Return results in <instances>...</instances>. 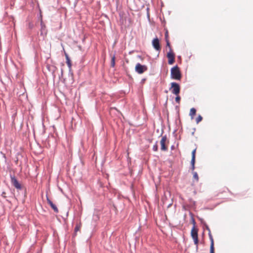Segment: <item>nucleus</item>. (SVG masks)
<instances>
[{"label": "nucleus", "instance_id": "obj_17", "mask_svg": "<svg viewBox=\"0 0 253 253\" xmlns=\"http://www.w3.org/2000/svg\"><path fill=\"white\" fill-rule=\"evenodd\" d=\"M203 119L201 115H199L198 117L196 119V122L197 124H198Z\"/></svg>", "mask_w": 253, "mask_h": 253}, {"label": "nucleus", "instance_id": "obj_13", "mask_svg": "<svg viewBox=\"0 0 253 253\" xmlns=\"http://www.w3.org/2000/svg\"><path fill=\"white\" fill-rule=\"evenodd\" d=\"M196 110L194 108H192L190 109L189 115L191 116L192 119H193L194 116L196 115Z\"/></svg>", "mask_w": 253, "mask_h": 253}, {"label": "nucleus", "instance_id": "obj_7", "mask_svg": "<svg viewBox=\"0 0 253 253\" xmlns=\"http://www.w3.org/2000/svg\"><path fill=\"white\" fill-rule=\"evenodd\" d=\"M167 139V136L165 135L163 136L161 140L160 144L161 146V150L163 151H166L168 149L167 147L166 146Z\"/></svg>", "mask_w": 253, "mask_h": 253}, {"label": "nucleus", "instance_id": "obj_3", "mask_svg": "<svg viewBox=\"0 0 253 253\" xmlns=\"http://www.w3.org/2000/svg\"><path fill=\"white\" fill-rule=\"evenodd\" d=\"M191 236L194 240V244L196 246L198 245V229L194 226L191 231Z\"/></svg>", "mask_w": 253, "mask_h": 253}, {"label": "nucleus", "instance_id": "obj_24", "mask_svg": "<svg viewBox=\"0 0 253 253\" xmlns=\"http://www.w3.org/2000/svg\"><path fill=\"white\" fill-rule=\"evenodd\" d=\"M5 194H6L5 192H2V194H1V196H2L3 197L5 198V197H6V196H5Z\"/></svg>", "mask_w": 253, "mask_h": 253}, {"label": "nucleus", "instance_id": "obj_23", "mask_svg": "<svg viewBox=\"0 0 253 253\" xmlns=\"http://www.w3.org/2000/svg\"><path fill=\"white\" fill-rule=\"evenodd\" d=\"M195 165H191V169L192 171H194V170L195 169Z\"/></svg>", "mask_w": 253, "mask_h": 253}, {"label": "nucleus", "instance_id": "obj_14", "mask_svg": "<svg viewBox=\"0 0 253 253\" xmlns=\"http://www.w3.org/2000/svg\"><path fill=\"white\" fill-rule=\"evenodd\" d=\"M66 63L69 67V68L71 67L72 64H71V61L70 60L69 56L68 55L66 54Z\"/></svg>", "mask_w": 253, "mask_h": 253}, {"label": "nucleus", "instance_id": "obj_18", "mask_svg": "<svg viewBox=\"0 0 253 253\" xmlns=\"http://www.w3.org/2000/svg\"><path fill=\"white\" fill-rule=\"evenodd\" d=\"M180 97L179 96V95H177L175 97V101L179 104L180 103Z\"/></svg>", "mask_w": 253, "mask_h": 253}, {"label": "nucleus", "instance_id": "obj_10", "mask_svg": "<svg viewBox=\"0 0 253 253\" xmlns=\"http://www.w3.org/2000/svg\"><path fill=\"white\" fill-rule=\"evenodd\" d=\"M41 35L42 36H45L46 35L47 31L46 30L45 26L43 24L42 22H41Z\"/></svg>", "mask_w": 253, "mask_h": 253}, {"label": "nucleus", "instance_id": "obj_1", "mask_svg": "<svg viewBox=\"0 0 253 253\" xmlns=\"http://www.w3.org/2000/svg\"><path fill=\"white\" fill-rule=\"evenodd\" d=\"M170 77L172 79L180 80L182 77L179 68L176 65L172 67L170 70Z\"/></svg>", "mask_w": 253, "mask_h": 253}, {"label": "nucleus", "instance_id": "obj_6", "mask_svg": "<svg viewBox=\"0 0 253 253\" xmlns=\"http://www.w3.org/2000/svg\"><path fill=\"white\" fill-rule=\"evenodd\" d=\"M152 45L157 51L161 50V47L160 44L159 40L157 38L153 39L152 41Z\"/></svg>", "mask_w": 253, "mask_h": 253}, {"label": "nucleus", "instance_id": "obj_22", "mask_svg": "<svg viewBox=\"0 0 253 253\" xmlns=\"http://www.w3.org/2000/svg\"><path fill=\"white\" fill-rule=\"evenodd\" d=\"M80 230V226H76V227H75V232H77L78 231H79Z\"/></svg>", "mask_w": 253, "mask_h": 253}, {"label": "nucleus", "instance_id": "obj_11", "mask_svg": "<svg viewBox=\"0 0 253 253\" xmlns=\"http://www.w3.org/2000/svg\"><path fill=\"white\" fill-rule=\"evenodd\" d=\"M196 149H194L192 152V159H191V165H195V159H196Z\"/></svg>", "mask_w": 253, "mask_h": 253}, {"label": "nucleus", "instance_id": "obj_21", "mask_svg": "<svg viewBox=\"0 0 253 253\" xmlns=\"http://www.w3.org/2000/svg\"><path fill=\"white\" fill-rule=\"evenodd\" d=\"M153 150H154L155 151H157V150H158V146H157V145H154V147H153Z\"/></svg>", "mask_w": 253, "mask_h": 253}, {"label": "nucleus", "instance_id": "obj_15", "mask_svg": "<svg viewBox=\"0 0 253 253\" xmlns=\"http://www.w3.org/2000/svg\"><path fill=\"white\" fill-rule=\"evenodd\" d=\"M193 178L195 179L196 182H198L199 181V176L198 173L196 172L193 171Z\"/></svg>", "mask_w": 253, "mask_h": 253}, {"label": "nucleus", "instance_id": "obj_2", "mask_svg": "<svg viewBox=\"0 0 253 253\" xmlns=\"http://www.w3.org/2000/svg\"><path fill=\"white\" fill-rule=\"evenodd\" d=\"M170 85L171 86L169 89L171 90V92L176 95H178L180 89L179 85L175 82L171 83Z\"/></svg>", "mask_w": 253, "mask_h": 253}, {"label": "nucleus", "instance_id": "obj_8", "mask_svg": "<svg viewBox=\"0 0 253 253\" xmlns=\"http://www.w3.org/2000/svg\"><path fill=\"white\" fill-rule=\"evenodd\" d=\"M11 183L12 185L17 189H21V184L18 182L17 180L16 179L15 177H11Z\"/></svg>", "mask_w": 253, "mask_h": 253}, {"label": "nucleus", "instance_id": "obj_19", "mask_svg": "<svg viewBox=\"0 0 253 253\" xmlns=\"http://www.w3.org/2000/svg\"><path fill=\"white\" fill-rule=\"evenodd\" d=\"M166 42H167V46H168L169 49L170 48H171L170 45V42H169V40H167Z\"/></svg>", "mask_w": 253, "mask_h": 253}, {"label": "nucleus", "instance_id": "obj_4", "mask_svg": "<svg viewBox=\"0 0 253 253\" xmlns=\"http://www.w3.org/2000/svg\"><path fill=\"white\" fill-rule=\"evenodd\" d=\"M147 69L148 68L146 65H142L140 63L136 64L135 67V71L139 74L143 73L144 72L146 71Z\"/></svg>", "mask_w": 253, "mask_h": 253}, {"label": "nucleus", "instance_id": "obj_5", "mask_svg": "<svg viewBox=\"0 0 253 253\" xmlns=\"http://www.w3.org/2000/svg\"><path fill=\"white\" fill-rule=\"evenodd\" d=\"M167 57L168 58V63L169 64H172L175 61V54L173 52L172 49H170V51L167 54Z\"/></svg>", "mask_w": 253, "mask_h": 253}, {"label": "nucleus", "instance_id": "obj_16", "mask_svg": "<svg viewBox=\"0 0 253 253\" xmlns=\"http://www.w3.org/2000/svg\"><path fill=\"white\" fill-rule=\"evenodd\" d=\"M115 56H113L111 59V67H114L115 66Z\"/></svg>", "mask_w": 253, "mask_h": 253}, {"label": "nucleus", "instance_id": "obj_20", "mask_svg": "<svg viewBox=\"0 0 253 253\" xmlns=\"http://www.w3.org/2000/svg\"><path fill=\"white\" fill-rule=\"evenodd\" d=\"M168 37H169V36H168V31H167L165 33V39H166V41L167 40H169V39H168Z\"/></svg>", "mask_w": 253, "mask_h": 253}, {"label": "nucleus", "instance_id": "obj_12", "mask_svg": "<svg viewBox=\"0 0 253 253\" xmlns=\"http://www.w3.org/2000/svg\"><path fill=\"white\" fill-rule=\"evenodd\" d=\"M209 238H210V239L211 241L210 250H214V241H213L212 236L210 231H209Z\"/></svg>", "mask_w": 253, "mask_h": 253}, {"label": "nucleus", "instance_id": "obj_9", "mask_svg": "<svg viewBox=\"0 0 253 253\" xmlns=\"http://www.w3.org/2000/svg\"><path fill=\"white\" fill-rule=\"evenodd\" d=\"M46 200L48 204L50 206L51 208L53 210V211L57 213L58 212V210L57 207L54 205L52 202L49 199L47 195H46Z\"/></svg>", "mask_w": 253, "mask_h": 253}, {"label": "nucleus", "instance_id": "obj_25", "mask_svg": "<svg viewBox=\"0 0 253 253\" xmlns=\"http://www.w3.org/2000/svg\"><path fill=\"white\" fill-rule=\"evenodd\" d=\"M210 253H214V250H210Z\"/></svg>", "mask_w": 253, "mask_h": 253}]
</instances>
